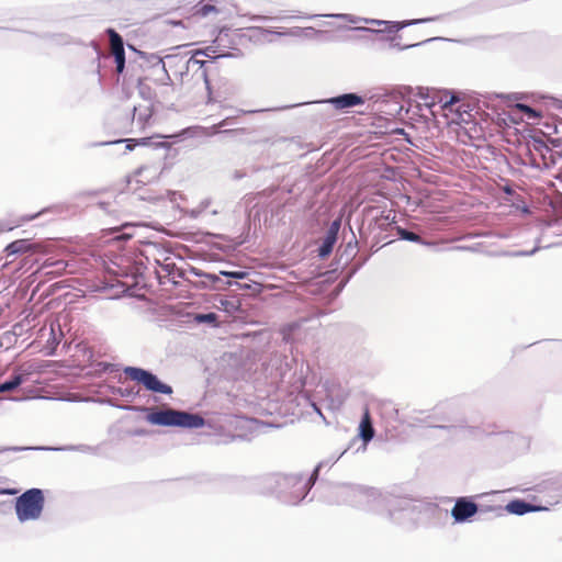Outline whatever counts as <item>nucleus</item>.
Segmentation results:
<instances>
[{"label":"nucleus","mask_w":562,"mask_h":562,"mask_svg":"<svg viewBox=\"0 0 562 562\" xmlns=\"http://www.w3.org/2000/svg\"><path fill=\"white\" fill-rule=\"evenodd\" d=\"M398 236H400V238H402L404 240L423 244V239L420 238V236L418 234H416L412 231H407L405 228H398Z\"/></svg>","instance_id":"dca6fc26"},{"label":"nucleus","mask_w":562,"mask_h":562,"mask_svg":"<svg viewBox=\"0 0 562 562\" xmlns=\"http://www.w3.org/2000/svg\"><path fill=\"white\" fill-rule=\"evenodd\" d=\"M359 436L362 441L368 443L373 438L372 419H370L369 409L366 408L364 415H362L361 424H359Z\"/></svg>","instance_id":"f8f14e48"},{"label":"nucleus","mask_w":562,"mask_h":562,"mask_svg":"<svg viewBox=\"0 0 562 562\" xmlns=\"http://www.w3.org/2000/svg\"><path fill=\"white\" fill-rule=\"evenodd\" d=\"M145 419L155 426H177L181 428H200L203 426L201 416L172 408L150 411Z\"/></svg>","instance_id":"f03ea898"},{"label":"nucleus","mask_w":562,"mask_h":562,"mask_svg":"<svg viewBox=\"0 0 562 562\" xmlns=\"http://www.w3.org/2000/svg\"><path fill=\"white\" fill-rule=\"evenodd\" d=\"M199 56H205V53L202 50H195L193 57L190 58V61H188V65L191 67L200 66L201 70V77L202 80H204L205 90L209 91V101H213L212 97V83H210L209 75L206 74L205 61L202 59H199Z\"/></svg>","instance_id":"1a4fd4ad"},{"label":"nucleus","mask_w":562,"mask_h":562,"mask_svg":"<svg viewBox=\"0 0 562 562\" xmlns=\"http://www.w3.org/2000/svg\"><path fill=\"white\" fill-rule=\"evenodd\" d=\"M31 249V246L24 239H18L9 244L5 247V252L9 256L16 254H26Z\"/></svg>","instance_id":"ddd939ff"},{"label":"nucleus","mask_w":562,"mask_h":562,"mask_svg":"<svg viewBox=\"0 0 562 562\" xmlns=\"http://www.w3.org/2000/svg\"><path fill=\"white\" fill-rule=\"evenodd\" d=\"M429 106L436 104L441 105L442 115L447 119V124L457 125L456 132L460 142L467 144L463 137L469 139L480 138V127L473 122L468 104L462 102L458 95L449 91H436L430 102H426Z\"/></svg>","instance_id":"f257e3e1"},{"label":"nucleus","mask_w":562,"mask_h":562,"mask_svg":"<svg viewBox=\"0 0 562 562\" xmlns=\"http://www.w3.org/2000/svg\"><path fill=\"white\" fill-rule=\"evenodd\" d=\"M477 512L476 503L465 498L459 497L452 508V518L457 522H464Z\"/></svg>","instance_id":"0eeeda50"},{"label":"nucleus","mask_w":562,"mask_h":562,"mask_svg":"<svg viewBox=\"0 0 562 562\" xmlns=\"http://www.w3.org/2000/svg\"><path fill=\"white\" fill-rule=\"evenodd\" d=\"M161 176V166L157 162L143 165L126 178V191L130 193H138L143 189L158 182Z\"/></svg>","instance_id":"20e7f679"},{"label":"nucleus","mask_w":562,"mask_h":562,"mask_svg":"<svg viewBox=\"0 0 562 562\" xmlns=\"http://www.w3.org/2000/svg\"><path fill=\"white\" fill-rule=\"evenodd\" d=\"M151 116V113L147 110V113L145 115H138L137 121L140 122V124L145 125L146 121Z\"/></svg>","instance_id":"412c9836"},{"label":"nucleus","mask_w":562,"mask_h":562,"mask_svg":"<svg viewBox=\"0 0 562 562\" xmlns=\"http://www.w3.org/2000/svg\"><path fill=\"white\" fill-rule=\"evenodd\" d=\"M23 383L21 375H15L11 380L0 384V393L11 392Z\"/></svg>","instance_id":"2eb2a0df"},{"label":"nucleus","mask_w":562,"mask_h":562,"mask_svg":"<svg viewBox=\"0 0 562 562\" xmlns=\"http://www.w3.org/2000/svg\"><path fill=\"white\" fill-rule=\"evenodd\" d=\"M134 435H137V436L145 435V430L138 429V430L134 431Z\"/></svg>","instance_id":"5701e85b"},{"label":"nucleus","mask_w":562,"mask_h":562,"mask_svg":"<svg viewBox=\"0 0 562 562\" xmlns=\"http://www.w3.org/2000/svg\"><path fill=\"white\" fill-rule=\"evenodd\" d=\"M517 108H519L520 112L526 114L527 119L529 120L538 119L540 116V114L537 113V111L532 110L530 106L526 104H517Z\"/></svg>","instance_id":"f3484780"},{"label":"nucleus","mask_w":562,"mask_h":562,"mask_svg":"<svg viewBox=\"0 0 562 562\" xmlns=\"http://www.w3.org/2000/svg\"><path fill=\"white\" fill-rule=\"evenodd\" d=\"M339 224L337 222L333 223L331 227H329L328 233H326L325 238H323L322 246L318 248V256L325 258L329 256L330 251H333L334 244L337 238V228Z\"/></svg>","instance_id":"9d476101"},{"label":"nucleus","mask_w":562,"mask_h":562,"mask_svg":"<svg viewBox=\"0 0 562 562\" xmlns=\"http://www.w3.org/2000/svg\"><path fill=\"white\" fill-rule=\"evenodd\" d=\"M124 376L143 385L145 390L158 394L170 395L172 393L171 386L160 382L156 375L136 367H126L123 370Z\"/></svg>","instance_id":"39448f33"},{"label":"nucleus","mask_w":562,"mask_h":562,"mask_svg":"<svg viewBox=\"0 0 562 562\" xmlns=\"http://www.w3.org/2000/svg\"><path fill=\"white\" fill-rule=\"evenodd\" d=\"M133 142H135L136 144H134V145H131V144H130V145H127V149L132 150V149L134 148V146H136V145H138V146H145V145H147V144H148V138H142V139H139V140H133Z\"/></svg>","instance_id":"aec40b11"},{"label":"nucleus","mask_w":562,"mask_h":562,"mask_svg":"<svg viewBox=\"0 0 562 562\" xmlns=\"http://www.w3.org/2000/svg\"><path fill=\"white\" fill-rule=\"evenodd\" d=\"M330 104H333V108L337 110H346L353 108L356 105H362L363 99L357 93H346L337 97H333L328 101H326Z\"/></svg>","instance_id":"6e6552de"},{"label":"nucleus","mask_w":562,"mask_h":562,"mask_svg":"<svg viewBox=\"0 0 562 562\" xmlns=\"http://www.w3.org/2000/svg\"><path fill=\"white\" fill-rule=\"evenodd\" d=\"M108 37H110V50L116 63V72L122 74L125 67V55H124V42L117 32L113 29L106 31Z\"/></svg>","instance_id":"423d86ee"},{"label":"nucleus","mask_w":562,"mask_h":562,"mask_svg":"<svg viewBox=\"0 0 562 562\" xmlns=\"http://www.w3.org/2000/svg\"><path fill=\"white\" fill-rule=\"evenodd\" d=\"M226 123V120L222 121L221 123H218V127H223Z\"/></svg>","instance_id":"b1692460"},{"label":"nucleus","mask_w":562,"mask_h":562,"mask_svg":"<svg viewBox=\"0 0 562 562\" xmlns=\"http://www.w3.org/2000/svg\"><path fill=\"white\" fill-rule=\"evenodd\" d=\"M215 319H216V315L214 313H207V314H202V315L198 316V321H200V322L213 323V322H215Z\"/></svg>","instance_id":"6ab92c4d"},{"label":"nucleus","mask_w":562,"mask_h":562,"mask_svg":"<svg viewBox=\"0 0 562 562\" xmlns=\"http://www.w3.org/2000/svg\"><path fill=\"white\" fill-rule=\"evenodd\" d=\"M195 16L212 18L213 21L220 22L225 19V11L216 4H205L195 11Z\"/></svg>","instance_id":"9b49d317"},{"label":"nucleus","mask_w":562,"mask_h":562,"mask_svg":"<svg viewBox=\"0 0 562 562\" xmlns=\"http://www.w3.org/2000/svg\"><path fill=\"white\" fill-rule=\"evenodd\" d=\"M220 97H221V94H220L218 92H216V91L212 90V98H214V100H213V101H209V100H207V103H213V102H215ZM222 98H226V95H222Z\"/></svg>","instance_id":"4be33fe9"},{"label":"nucleus","mask_w":562,"mask_h":562,"mask_svg":"<svg viewBox=\"0 0 562 562\" xmlns=\"http://www.w3.org/2000/svg\"><path fill=\"white\" fill-rule=\"evenodd\" d=\"M44 507V495L41 490L31 488L24 492L21 496H18L15 509L18 520H36L42 513Z\"/></svg>","instance_id":"7ed1b4c3"},{"label":"nucleus","mask_w":562,"mask_h":562,"mask_svg":"<svg viewBox=\"0 0 562 562\" xmlns=\"http://www.w3.org/2000/svg\"><path fill=\"white\" fill-rule=\"evenodd\" d=\"M221 274L232 279H245L246 277V273L243 271H222Z\"/></svg>","instance_id":"a211bd4d"},{"label":"nucleus","mask_w":562,"mask_h":562,"mask_svg":"<svg viewBox=\"0 0 562 562\" xmlns=\"http://www.w3.org/2000/svg\"><path fill=\"white\" fill-rule=\"evenodd\" d=\"M531 510H533V508L530 506V504L522 501H512L509 504H507V512L519 516H522Z\"/></svg>","instance_id":"4468645a"}]
</instances>
